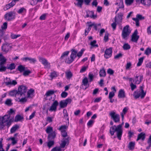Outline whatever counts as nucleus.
Returning a JSON list of instances; mask_svg holds the SVG:
<instances>
[{"mask_svg": "<svg viewBox=\"0 0 151 151\" xmlns=\"http://www.w3.org/2000/svg\"><path fill=\"white\" fill-rule=\"evenodd\" d=\"M71 51V53L70 57H68L69 53V51H66L63 52L60 58V60H64L66 63L69 64L72 63L76 57V55L77 52L74 49H72Z\"/></svg>", "mask_w": 151, "mask_h": 151, "instance_id": "obj_1", "label": "nucleus"}, {"mask_svg": "<svg viewBox=\"0 0 151 151\" xmlns=\"http://www.w3.org/2000/svg\"><path fill=\"white\" fill-rule=\"evenodd\" d=\"M121 127L120 126L116 127L115 125H114L111 127L109 129V133L111 136L113 135L115 132H116L117 137L119 140H121L122 134L120 130Z\"/></svg>", "mask_w": 151, "mask_h": 151, "instance_id": "obj_2", "label": "nucleus"}, {"mask_svg": "<svg viewBox=\"0 0 151 151\" xmlns=\"http://www.w3.org/2000/svg\"><path fill=\"white\" fill-rule=\"evenodd\" d=\"M10 115L9 114L5 115L3 116L1 118V122H2V124H3L5 123L6 122V125L9 127L11 124L12 121L11 119H10Z\"/></svg>", "mask_w": 151, "mask_h": 151, "instance_id": "obj_3", "label": "nucleus"}, {"mask_svg": "<svg viewBox=\"0 0 151 151\" xmlns=\"http://www.w3.org/2000/svg\"><path fill=\"white\" fill-rule=\"evenodd\" d=\"M140 90L141 92H139L135 91L134 93L133 96L135 99H137L140 97L141 99H143L145 96L146 92H145L143 90V87L142 86L140 87Z\"/></svg>", "mask_w": 151, "mask_h": 151, "instance_id": "obj_4", "label": "nucleus"}, {"mask_svg": "<svg viewBox=\"0 0 151 151\" xmlns=\"http://www.w3.org/2000/svg\"><path fill=\"white\" fill-rule=\"evenodd\" d=\"M16 17V13L14 11L6 13L4 15L5 19L7 21H11L14 19Z\"/></svg>", "mask_w": 151, "mask_h": 151, "instance_id": "obj_5", "label": "nucleus"}, {"mask_svg": "<svg viewBox=\"0 0 151 151\" xmlns=\"http://www.w3.org/2000/svg\"><path fill=\"white\" fill-rule=\"evenodd\" d=\"M27 91V88L24 85H21L19 86L18 89V95H20L21 96H25V93Z\"/></svg>", "mask_w": 151, "mask_h": 151, "instance_id": "obj_6", "label": "nucleus"}, {"mask_svg": "<svg viewBox=\"0 0 151 151\" xmlns=\"http://www.w3.org/2000/svg\"><path fill=\"white\" fill-rule=\"evenodd\" d=\"M129 25H127L124 27L122 34L123 39H125L130 33L131 31L129 30Z\"/></svg>", "mask_w": 151, "mask_h": 151, "instance_id": "obj_7", "label": "nucleus"}, {"mask_svg": "<svg viewBox=\"0 0 151 151\" xmlns=\"http://www.w3.org/2000/svg\"><path fill=\"white\" fill-rule=\"evenodd\" d=\"M109 115L115 122L117 123L119 122L120 117L119 114H116L115 112L112 111L110 112Z\"/></svg>", "mask_w": 151, "mask_h": 151, "instance_id": "obj_8", "label": "nucleus"}, {"mask_svg": "<svg viewBox=\"0 0 151 151\" xmlns=\"http://www.w3.org/2000/svg\"><path fill=\"white\" fill-rule=\"evenodd\" d=\"M12 46H10V44L5 42L1 46L2 50L5 53H7L9 50H11Z\"/></svg>", "mask_w": 151, "mask_h": 151, "instance_id": "obj_9", "label": "nucleus"}, {"mask_svg": "<svg viewBox=\"0 0 151 151\" xmlns=\"http://www.w3.org/2000/svg\"><path fill=\"white\" fill-rule=\"evenodd\" d=\"M1 62H0V72H4L6 71L7 69V66H4L7 60L6 59L4 58L3 60H1Z\"/></svg>", "mask_w": 151, "mask_h": 151, "instance_id": "obj_10", "label": "nucleus"}, {"mask_svg": "<svg viewBox=\"0 0 151 151\" xmlns=\"http://www.w3.org/2000/svg\"><path fill=\"white\" fill-rule=\"evenodd\" d=\"M138 31L136 29L132 34L131 36V40L132 41L137 43L139 38V36L137 35Z\"/></svg>", "mask_w": 151, "mask_h": 151, "instance_id": "obj_11", "label": "nucleus"}, {"mask_svg": "<svg viewBox=\"0 0 151 151\" xmlns=\"http://www.w3.org/2000/svg\"><path fill=\"white\" fill-rule=\"evenodd\" d=\"M69 137L67 138H63L61 141V143L60 144V147L61 148H64L66 145H68L69 143Z\"/></svg>", "mask_w": 151, "mask_h": 151, "instance_id": "obj_12", "label": "nucleus"}, {"mask_svg": "<svg viewBox=\"0 0 151 151\" xmlns=\"http://www.w3.org/2000/svg\"><path fill=\"white\" fill-rule=\"evenodd\" d=\"M143 79V75L142 74L138 75L137 74L135 77V79L133 81H135V83L139 84L142 81Z\"/></svg>", "mask_w": 151, "mask_h": 151, "instance_id": "obj_13", "label": "nucleus"}, {"mask_svg": "<svg viewBox=\"0 0 151 151\" xmlns=\"http://www.w3.org/2000/svg\"><path fill=\"white\" fill-rule=\"evenodd\" d=\"M112 48L109 47L106 50L105 52L104 57L106 59L110 58L112 55Z\"/></svg>", "mask_w": 151, "mask_h": 151, "instance_id": "obj_14", "label": "nucleus"}, {"mask_svg": "<svg viewBox=\"0 0 151 151\" xmlns=\"http://www.w3.org/2000/svg\"><path fill=\"white\" fill-rule=\"evenodd\" d=\"M58 105V103L57 100L55 101L52 104L49 111H55L57 109V107Z\"/></svg>", "mask_w": 151, "mask_h": 151, "instance_id": "obj_15", "label": "nucleus"}, {"mask_svg": "<svg viewBox=\"0 0 151 151\" xmlns=\"http://www.w3.org/2000/svg\"><path fill=\"white\" fill-rule=\"evenodd\" d=\"M137 2H140L144 5L149 6L151 4V0H136Z\"/></svg>", "mask_w": 151, "mask_h": 151, "instance_id": "obj_16", "label": "nucleus"}, {"mask_svg": "<svg viewBox=\"0 0 151 151\" xmlns=\"http://www.w3.org/2000/svg\"><path fill=\"white\" fill-rule=\"evenodd\" d=\"M39 61L42 63L46 68H50V63H49L47 60L45 58H39Z\"/></svg>", "mask_w": 151, "mask_h": 151, "instance_id": "obj_17", "label": "nucleus"}, {"mask_svg": "<svg viewBox=\"0 0 151 151\" xmlns=\"http://www.w3.org/2000/svg\"><path fill=\"white\" fill-rule=\"evenodd\" d=\"M22 60L25 62H26L28 60L31 63H35L36 61V60L35 58H32L30 57L23 58L22 59Z\"/></svg>", "mask_w": 151, "mask_h": 151, "instance_id": "obj_18", "label": "nucleus"}, {"mask_svg": "<svg viewBox=\"0 0 151 151\" xmlns=\"http://www.w3.org/2000/svg\"><path fill=\"white\" fill-rule=\"evenodd\" d=\"M89 17L95 19L96 17L97 16L96 15H94V12L93 11H87L86 15L85 17Z\"/></svg>", "mask_w": 151, "mask_h": 151, "instance_id": "obj_19", "label": "nucleus"}, {"mask_svg": "<svg viewBox=\"0 0 151 151\" xmlns=\"http://www.w3.org/2000/svg\"><path fill=\"white\" fill-rule=\"evenodd\" d=\"M8 79L9 80L8 81L5 82L6 86H8L9 85L14 86L17 84V83L16 80H13L12 81L10 78H9Z\"/></svg>", "mask_w": 151, "mask_h": 151, "instance_id": "obj_20", "label": "nucleus"}, {"mask_svg": "<svg viewBox=\"0 0 151 151\" xmlns=\"http://www.w3.org/2000/svg\"><path fill=\"white\" fill-rule=\"evenodd\" d=\"M118 96L119 98H124L125 97V93L123 89H121L119 91Z\"/></svg>", "mask_w": 151, "mask_h": 151, "instance_id": "obj_21", "label": "nucleus"}, {"mask_svg": "<svg viewBox=\"0 0 151 151\" xmlns=\"http://www.w3.org/2000/svg\"><path fill=\"white\" fill-rule=\"evenodd\" d=\"M82 85L86 86L85 90H86L87 88L89 87V84L88 83V80L87 77H86L83 79L82 81Z\"/></svg>", "mask_w": 151, "mask_h": 151, "instance_id": "obj_22", "label": "nucleus"}, {"mask_svg": "<svg viewBox=\"0 0 151 151\" xmlns=\"http://www.w3.org/2000/svg\"><path fill=\"white\" fill-rule=\"evenodd\" d=\"M56 136V132L54 131L49 134L47 139L49 140L53 139Z\"/></svg>", "mask_w": 151, "mask_h": 151, "instance_id": "obj_23", "label": "nucleus"}, {"mask_svg": "<svg viewBox=\"0 0 151 151\" xmlns=\"http://www.w3.org/2000/svg\"><path fill=\"white\" fill-rule=\"evenodd\" d=\"M145 139V134L141 132L138 135L137 138V141L138 140L141 139L142 140H144Z\"/></svg>", "mask_w": 151, "mask_h": 151, "instance_id": "obj_24", "label": "nucleus"}, {"mask_svg": "<svg viewBox=\"0 0 151 151\" xmlns=\"http://www.w3.org/2000/svg\"><path fill=\"white\" fill-rule=\"evenodd\" d=\"M57 90L54 91L53 90H49L47 91L46 93L45 96L47 97L50 96L52 95H53L54 93L57 92Z\"/></svg>", "mask_w": 151, "mask_h": 151, "instance_id": "obj_25", "label": "nucleus"}, {"mask_svg": "<svg viewBox=\"0 0 151 151\" xmlns=\"http://www.w3.org/2000/svg\"><path fill=\"white\" fill-rule=\"evenodd\" d=\"M19 128V126L18 125L15 124L14 125L11 129L10 132L11 133L14 132L18 129Z\"/></svg>", "mask_w": 151, "mask_h": 151, "instance_id": "obj_26", "label": "nucleus"}, {"mask_svg": "<svg viewBox=\"0 0 151 151\" xmlns=\"http://www.w3.org/2000/svg\"><path fill=\"white\" fill-rule=\"evenodd\" d=\"M16 65L14 63H12L8 65L7 66V69L10 70H12L15 69Z\"/></svg>", "mask_w": 151, "mask_h": 151, "instance_id": "obj_27", "label": "nucleus"}, {"mask_svg": "<svg viewBox=\"0 0 151 151\" xmlns=\"http://www.w3.org/2000/svg\"><path fill=\"white\" fill-rule=\"evenodd\" d=\"M128 108L127 107H125L122 110V112L121 114L122 118V120H123L124 119V115L125 114L127 111Z\"/></svg>", "mask_w": 151, "mask_h": 151, "instance_id": "obj_28", "label": "nucleus"}, {"mask_svg": "<svg viewBox=\"0 0 151 151\" xmlns=\"http://www.w3.org/2000/svg\"><path fill=\"white\" fill-rule=\"evenodd\" d=\"M24 118L23 116H21L20 115L18 114L15 117L14 122H17L18 121H21Z\"/></svg>", "mask_w": 151, "mask_h": 151, "instance_id": "obj_29", "label": "nucleus"}, {"mask_svg": "<svg viewBox=\"0 0 151 151\" xmlns=\"http://www.w3.org/2000/svg\"><path fill=\"white\" fill-rule=\"evenodd\" d=\"M106 75V72L104 68L101 69L99 71V76L100 77H105Z\"/></svg>", "mask_w": 151, "mask_h": 151, "instance_id": "obj_30", "label": "nucleus"}, {"mask_svg": "<svg viewBox=\"0 0 151 151\" xmlns=\"http://www.w3.org/2000/svg\"><path fill=\"white\" fill-rule=\"evenodd\" d=\"M123 14L122 13H120L118 14L117 17H116L117 22H121L122 19V17Z\"/></svg>", "mask_w": 151, "mask_h": 151, "instance_id": "obj_31", "label": "nucleus"}, {"mask_svg": "<svg viewBox=\"0 0 151 151\" xmlns=\"http://www.w3.org/2000/svg\"><path fill=\"white\" fill-rule=\"evenodd\" d=\"M17 70L20 73H22L25 70V67L22 65H20L18 66Z\"/></svg>", "mask_w": 151, "mask_h": 151, "instance_id": "obj_32", "label": "nucleus"}, {"mask_svg": "<svg viewBox=\"0 0 151 151\" xmlns=\"http://www.w3.org/2000/svg\"><path fill=\"white\" fill-rule=\"evenodd\" d=\"M9 95L12 96H14L17 95H18V91L17 90H13L11 91L9 93Z\"/></svg>", "mask_w": 151, "mask_h": 151, "instance_id": "obj_33", "label": "nucleus"}, {"mask_svg": "<svg viewBox=\"0 0 151 151\" xmlns=\"http://www.w3.org/2000/svg\"><path fill=\"white\" fill-rule=\"evenodd\" d=\"M134 146L135 143L131 142L129 143L128 146V147L130 150H132L134 149Z\"/></svg>", "mask_w": 151, "mask_h": 151, "instance_id": "obj_34", "label": "nucleus"}, {"mask_svg": "<svg viewBox=\"0 0 151 151\" xmlns=\"http://www.w3.org/2000/svg\"><path fill=\"white\" fill-rule=\"evenodd\" d=\"M59 105L60 108H64L67 106L66 103L64 101H61L60 102Z\"/></svg>", "mask_w": 151, "mask_h": 151, "instance_id": "obj_35", "label": "nucleus"}, {"mask_svg": "<svg viewBox=\"0 0 151 151\" xmlns=\"http://www.w3.org/2000/svg\"><path fill=\"white\" fill-rule=\"evenodd\" d=\"M66 75V77L68 79H70L73 76L72 73L70 71L66 72H65Z\"/></svg>", "mask_w": 151, "mask_h": 151, "instance_id": "obj_36", "label": "nucleus"}, {"mask_svg": "<svg viewBox=\"0 0 151 151\" xmlns=\"http://www.w3.org/2000/svg\"><path fill=\"white\" fill-rule=\"evenodd\" d=\"M5 104L8 106H10L13 104L12 100L10 99H7L5 101Z\"/></svg>", "mask_w": 151, "mask_h": 151, "instance_id": "obj_37", "label": "nucleus"}, {"mask_svg": "<svg viewBox=\"0 0 151 151\" xmlns=\"http://www.w3.org/2000/svg\"><path fill=\"white\" fill-rule=\"evenodd\" d=\"M63 114L64 118L67 119L68 120L69 118L67 110L65 109H64L63 111Z\"/></svg>", "mask_w": 151, "mask_h": 151, "instance_id": "obj_38", "label": "nucleus"}, {"mask_svg": "<svg viewBox=\"0 0 151 151\" xmlns=\"http://www.w3.org/2000/svg\"><path fill=\"white\" fill-rule=\"evenodd\" d=\"M10 140H12V143L13 145H14L17 143V140L15 139L14 137H10L7 139V140L8 141Z\"/></svg>", "mask_w": 151, "mask_h": 151, "instance_id": "obj_39", "label": "nucleus"}, {"mask_svg": "<svg viewBox=\"0 0 151 151\" xmlns=\"http://www.w3.org/2000/svg\"><path fill=\"white\" fill-rule=\"evenodd\" d=\"M114 22L111 24V26H112L113 30H115L116 27V22H117L116 16L114 18Z\"/></svg>", "mask_w": 151, "mask_h": 151, "instance_id": "obj_40", "label": "nucleus"}, {"mask_svg": "<svg viewBox=\"0 0 151 151\" xmlns=\"http://www.w3.org/2000/svg\"><path fill=\"white\" fill-rule=\"evenodd\" d=\"M144 58V57H143L139 59L138 62L137 64V66H139L141 65L143 62Z\"/></svg>", "mask_w": 151, "mask_h": 151, "instance_id": "obj_41", "label": "nucleus"}, {"mask_svg": "<svg viewBox=\"0 0 151 151\" xmlns=\"http://www.w3.org/2000/svg\"><path fill=\"white\" fill-rule=\"evenodd\" d=\"M123 48L124 50H127L130 49L131 47L130 45L128 43H125L124 45Z\"/></svg>", "mask_w": 151, "mask_h": 151, "instance_id": "obj_42", "label": "nucleus"}, {"mask_svg": "<svg viewBox=\"0 0 151 151\" xmlns=\"http://www.w3.org/2000/svg\"><path fill=\"white\" fill-rule=\"evenodd\" d=\"M31 71L29 70H24L23 73V75L24 76H28L31 73Z\"/></svg>", "mask_w": 151, "mask_h": 151, "instance_id": "obj_43", "label": "nucleus"}, {"mask_svg": "<svg viewBox=\"0 0 151 151\" xmlns=\"http://www.w3.org/2000/svg\"><path fill=\"white\" fill-rule=\"evenodd\" d=\"M21 36V35H15L12 33H11L10 37L12 39H14L17 38L18 37H19Z\"/></svg>", "mask_w": 151, "mask_h": 151, "instance_id": "obj_44", "label": "nucleus"}, {"mask_svg": "<svg viewBox=\"0 0 151 151\" xmlns=\"http://www.w3.org/2000/svg\"><path fill=\"white\" fill-rule=\"evenodd\" d=\"M50 76L51 78V80H52L53 78L57 77L58 75L56 72L54 71L51 73Z\"/></svg>", "mask_w": 151, "mask_h": 151, "instance_id": "obj_45", "label": "nucleus"}, {"mask_svg": "<svg viewBox=\"0 0 151 151\" xmlns=\"http://www.w3.org/2000/svg\"><path fill=\"white\" fill-rule=\"evenodd\" d=\"M136 18V19H137L138 20H143L145 19L144 17H143L142 15L140 14H137V15Z\"/></svg>", "mask_w": 151, "mask_h": 151, "instance_id": "obj_46", "label": "nucleus"}, {"mask_svg": "<svg viewBox=\"0 0 151 151\" xmlns=\"http://www.w3.org/2000/svg\"><path fill=\"white\" fill-rule=\"evenodd\" d=\"M108 36L109 33L108 32H106L104 39V41L106 42H107L108 41L109 39Z\"/></svg>", "mask_w": 151, "mask_h": 151, "instance_id": "obj_47", "label": "nucleus"}, {"mask_svg": "<svg viewBox=\"0 0 151 151\" xmlns=\"http://www.w3.org/2000/svg\"><path fill=\"white\" fill-rule=\"evenodd\" d=\"M34 92V90L32 88L29 90L27 92V95L28 97H30V95L32 94Z\"/></svg>", "mask_w": 151, "mask_h": 151, "instance_id": "obj_48", "label": "nucleus"}, {"mask_svg": "<svg viewBox=\"0 0 151 151\" xmlns=\"http://www.w3.org/2000/svg\"><path fill=\"white\" fill-rule=\"evenodd\" d=\"M54 144V142L53 141H50L47 143V146L49 148H50Z\"/></svg>", "mask_w": 151, "mask_h": 151, "instance_id": "obj_49", "label": "nucleus"}, {"mask_svg": "<svg viewBox=\"0 0 151 151\" xmlns=\"http://www.w3.org/2000/svg\"><path fill=\"white\" fill-rule=\"evenodd\" d=\"M84 50V49H82L78 53H77L76 55V56H77L78 57H79V58L81 57L83 54Z\"/></svg>", "mask_w": 151, "mask_h": 151, "instance_id": "obj_50", "label": "nucleus"}, {"mask_svg": "<svg viewBox=\"0 0 151 151\" xmlns=\"http://www.w3.org/2000/svg\"><path fill=\"white\" fill-rule=\"evenodd\" d=\"M151 53V49L148 47L145 50V54L147 55H148Z\"/></svg>", "mask_w": 151, "mask_h": 151, "instance_id": "obj_51", "label": "nucleus"}, {"mask_svg": "<svg viewBox=\"0 0 151 151\" xmlns=\"http://www.w3.org/2000/svg\"><path fill=\"white\" fill-rule=\"evenodd\" d=\"M67 127L65 125H62L58 129L61 132L65 131V129L67 128Z\"/></svg>", "mask_w": 151, "mask_h": 151, "instance_id": "obj_52", "label": "nucleus"}, {"mask_svg": "<svg viewBox=\"0 0 151 151\" xmlns=\"http://www.w3.org/2000/svg\"><path fill=\"white\" fill-rule=\"evenodd\" d=\"M53 130L52 127H48L47 128L46 131L47 133L50 134L51 133Z\"/></svg>", "mask_w": 151, "mask_h": 151, "instance_id": "obj_53", "label": "nucleus"}, {"mask_svg": "<svg viewBox=\"0 0 151 151\" xmlns=\"http://www.w3.org/2000/svg\"><path fill=\"white\" fill-rule=\"evenodd\" d=\"M26 10L24 7H22L17 11V13L19 14H21L23 12H26Z\"/></svg>", "mask_w": 151, "mask_h": 151, "instance_id": "obj_54", "label": "nucleus"}, {"mask_svg": "<svg viewBox=\"0 0 151 151\" xmlns=\"http://www.w3.org/2000/svg\"><path fill=\"white\" fill-rule=\"evenodd\" d=\"M96 42V40H94L91 42L90 45L93 47H97L98 46V45L97 44H95Z\"/></svg>", "mask_w": 151, "mask_h": 151, "instance_id": "obj_55", "label": "nucleus"}, {"mask_svg": "<svg viewBox=\"0 0 151 151\" xmlns=\"http://www.w3.org/2000/svg\"><path fill=\"white\" fill-rule=\"evenodd\" d=\"M78 1V2L75 4L78 6H79L80 7H82V5L83 2V0H76Z\"/></svg>", "mask_w": 151, "mask_h": 151, "instance_id": "obj_56", "label": "nucleus"}, {"mask_svg": "<svg viewBox=\"0 0 151 151\" xmlns=\"http://www.w3.org/2000/svg\"><path fill=\"white\" fill-rule=\"evenodd\" d=\"M94 122V121L93 120L91 119L90 120L87 124V125L89 127H91Z\"/></svg>", "mask_w": 151, "mask_h": 151, "instance_id": "obj_57", "label": "nucleus"}, {"mask_svg": "<svg viewBox=\"0 0 151 151\" xmlns=\"http://www.w3.org/2000/svg\"><path fill=\"white\" fill-rule=\"evenodd\" d=\"M133 2V0H125V2L127 5H131Z\"/></svg>", "mask_w": 151, "mask_h": 151, "instance_id": "obj_58", "label": "nucleus"}, {"mask_svg": "<svg viewBox=\"0 0 151 151\" xmlns=\"http://www.w3.org/2000/svg\"><path fill=\"white\" fill-rule=\"evenodd\" d=\"M132 19L135 22L136 26L137 27H139V20H138L137 19H136L135 18H133Z\"/></svg>", "mask_w": 151, "mask_h": 151, "instance_id": "obj_59", "label": "nucleus"}, {"mask_svg": "<svg viewBox=\"0 0 151 151\" xmlns=\"http://www.w3.org/2000/svg\"><path fill=\"white\" fill-rule=\"evenodd\" d=\"M65 103H66V105H67L68 104H70L72 101L71 99L70 98H68L64 100Z\"/></svg>", "mask_w": 151, "mask_h": 151, "instance_id": "obj_60", "label": "nucleus"}, {"mask_svg": "<svg viewBox=\"0 0 151 151\" xmlns=\"http://www.w3.org/2000/svg\"><path fill=\"white\" fill-rule=\"evenodd\" d=\"M114 93L113 91H111L109 93V99H111L114 96Z\"/></svg>", "mask_w": 151, "mask_h": 151, "instance_id": "obj_61", "label": "nucleus"}, {"mask_svg": "<svg viewBox=\"0 0 151 151\" xmlns=\"http://www.w3.org/2000/svg\"><path fill=\"white\" fill-rule=\"evenodd\" d=\"M122 54L121 53H119L118 54L115 55L114 57L115 59H118L119 58H122Z\"/></svg>", "mask_w": 151, "mask_h": 151, "instance_id": "obj_62", "label": "nucleus"}, {"mask_svg": "<svg viewBox=\"0 0 151 151\" xmlns=\"http://www.w3.org/2000/svg\"><path fill=\"white\" fill-rule=\"evenodd\" d=\"M60 147H55L51 150V151H61Z\"/></svg>", "mask_w": 151, "mask_h": 151, "instance_id": "obj_63", "label": "nucleus"}, {"mask_svg": "<svg viewBox=\"0 0 151 151\" xmlns=\"http://www.w3.org/2000/svg\"><path fill=\"white\" fill-rule=\"evenodd\" d=\"M68 94V93L67 92L64 91L62 93L61 96L62 98H65L67 96Z\"/></svg>", "mask_w": 151, "mask_h": 151, "instance_id": "obj_64", "label": "nucleus"}]
</instances>
